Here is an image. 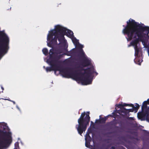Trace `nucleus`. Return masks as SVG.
Listing matches in <instances>:
<instances>
[{
  "label": "nucleus",
  "instance_id": "obj_1",
  "mask_svg": "<svg viewBox=\"0 0 149 149\" xmlns=\"http://www.w3.org/2000/svg\"><path fill=\"white\" fill-rule=\"evenodd\" d=\"M126 26L123 25L124 28L122 31V33L124 35H126L127 41H130L132 39L134 33L137 30L140 31L142 34L145 31H147L146 35L148 36L149 34V26H146L143 24L141 25L139 23L134 20L130 18L127 22Z\"/></svg>",
  "mask_w": 149,
  "mask_h": 149
},
{
  "label": "nucleus",
  "instance_id": "obj_2",
  "mask_svg": "<svg viewBox=\"0 0 149 149\" xmlns=\"http://www.w3.org/2000/svg\"><path fill=\"white\" fill-rule=\"evenodd\" d=\"M66 30V28L59 25L55 26V29L51 30L48 34L47 40L50 41L54 46L57 44V39L59 42L58 45L62 43L64 41Z\"/></svg>",
  "mask_w": 149,
  "mask_h": 149
},
{
  "label": "nucleus",
  "instance_id": "obj_3",
  "mask_svg": "<svg viewBox=\"0 0 149 149\" xmlns=\"http://www.w3.org/2000/svg\"><path fill=\"white\" fill-rule=\"evenodd\" d=\"M90 112L88 111L86 114L85 112L82 113L79 118L78 120V125L76 126L78 133L82 136L84 132L86 130L87 126L89 125L90 121Z\"/></svg>",
  "mask_w": 149,
  "mask_h": 149
},
{
  "label": "nucleus",
  "instance_id": "obj_4",
  "mask_svg": "<svg viewBox=\"0 0 149 149\" xmlns=\"http://www.w3.org/2000/svg\"><path fill=\"white\" fill-rule=\"evenodd\" d=\"M59 71L61 73L63 77L65 78H72L77 82H80L81 83L82 80L81 74H84L81 71L78 72L77 71H75L73 72H70L71 68H66L62 69L59 65Z\"/></svg>",
  "mask_w": 149,
  "mask_h": 149
},
{
  "label": "nucleus",
  "instance_id": "obj_5",
  "mask_svg": "<svg viewBox=\"0 0 149 149\" xmlns=\"http://www.w3.org/2000/svg\"><path fill=\"white\" fill-rule=\"evenodd\" d=\"M81 71H84V72H82L84 73V74H81L82 79L81 84L84 85H87L91 84L92 79L91 78L92 74L95 73L96 75L98 74V73L95 71V69L93 66L90 68H88L86 69L82 68Z\"/></svg>",
  "mask_w": 149,
  "mask_h": 149
},
{
  "label": "nucleus",
  "instance_id": "obj_6",
  "mask_svg": "<svg viewBox=\"0 0 149 149\" xmlns=\"http://www.w3.org/2000/svg\"><path fill=\"white\" fill-rule=\"evenodd\" d=\"M12 142V134L10 132L0 130V146L4 147Z\"/></svg>",
  "mask_w": 149,
  "mask_h": 149
},
{
  "label": "nucleus",
  "instance_id": "obj_7",
  "mask_svg": "<svg viewBox=\"0 0 149 149\" xmlns=\"http://www.w3.org/2000/svg\"><path fill=\"white\" fill-rule=\"evenodd\" d=\"M1 36L2 39L0 40V57L7 52L9 42V38L5 33L1 34Z\"/></svg>",
  "mask_w": 149,
  "mask_h": 149
},
{
  "label": "nucleus",
  "instance_id": "obj_8",
  "mask_svg": "<svg viewBox=\"0 0 149 149\" xmlns=\"http://www.w3.org/2000/svg\"><path fill=\"white\" fill-rule=\"evenodd\" d=\"M57 60H48L47 62L51 65V67L45 68L44 66L43 68L46 70L47 72L54 71V73L56 74V71L59 70V65L58 64V63H60L57 62Z\"/></svg>",
  "mask_w": 149,
  "mask_h": 149
},
{
  "label": "nucleus",
  "instance_id": "obj_9",
  "mask_svg": "<svg viewBox=\"0 0 149 149\" xmlns=\"http://www.w3.org/2000/svg\"><path fill=\"white\" fill-rule=\"evenodd\" d=\"M135 34L133 36V38L135 39L132 41L131 43L132 45L134 47L137 46V44L139 41H141L143 39V36L140 31L137 30L135 32Z\"/></svg>",
  "mask_w": 149,
  "mask_h": 149
},
{
  "label": "nucleus",
  "instance_id": "obj_10",
  "mask_svg": "<svg viewBox=\"0 0 149 149\" xmlns=\"http://www.w3.org/2000/svg\"><path fill=\"white\" fill-rule=\"evenodd\" d=\"M56 54V53L54 52V50L53 49H51L49 50V57L48 60H57V62L60 63L59 60L63 57V54L58 55Z\"/></svg>",
  "mask_w": 149,
  "mask_h": 149
},
{
  "label": "nucleus",
  "instance_id": "obj_11",
  "mask_svg": "<svg viewBox=\"0 0 149 149\" xmlns=\"http://www.w3.org/2000/svg\"><path fill=\"white\" fill-rule=\"evenodd\" d=\"M120 109L116 111V113H119L123 118H125L128 120L132 118L129 117L130 115L128 114L127 109L125 107L120 108Z\"/></svg>",
  "mask_w": 149,
  "mask_h": 149
},
{
  "label": "nucleus",
  "instance_id": "obj_12",
  "mask_svg": "<svg viewBox=\"0 0 149 149\" xmlns=\"http://www.w3.org/2000/svg\"><path fill=\"white\" fill-rule=\"evenodd\" d=\"M83 61L82 62L81 65L84 67L88 66L91 65V61L86 57H84L83 59Z\"/></svg>",
  "mask_w": 149,
  "mask_h": 149
},
{
  "label": "nucleus",
  "instance_id": "obj_13",
  "mask_svg": "<svg viewBox=\"0 0 149 149\" xmlns=\"http://www.w3.org/2000/svg\"><path fill=\"white\" fill-rule=\"evenodd\" d=\"M118 124L117 120L116 119H113L109 122L107 123V124L110 126H113L114 127V128L115 129H118L119 127L116 126V125Z\"/></svg>",
  "mask_w": 149,
  "mask_h": 149
},
{
  "label": "nucleus",
  "instance_id": "obj_14",
  "mask_svg": "<svg viewBox=\"0 0 149 149\" xmlns=\"http://www.w3.org/2000/svg\"><path fill=\"white\" fill-rule=\"evenodd\" d=\"M108 116H105L104 118H101L100 116V119L96 120V122H98L99 123H104L107 119L108 118Z\"/></svg>",
  "mask_w": 149,
  "mask_h": 149
},
{
  "label": "nucleus",
  "instance_id": "obj_15",
  "mask_svg": "<svg viewBox=\"0 0 149 149\" xmlns=\"http://www.w3.org/2000/svg\"><path fill=\"white\" fill-rule=\"evenodd\" d=\"M67 30V29H66V31ZM65 35H66L68 37L70 38L73 37L74 36L73 32L69 30H67V32H66V31Z\"/></svg>",
  "mask_w": 149,
  "mask_h": 149
},
{
  "label": "nucleus",
  "instance_id": "obj_16",
  "mask_svg": "<svg viewBox=\"0 0 149 149\" xmlns=\"http://www.w3.org/2000/svg\"><path fill=\"white\" fill-rule=\"evenodd\" d=\"M147 104H149V98L148 99L147 101H144L143 104L141 107L142 110L143 111V109L147 108Z\"/></svg>",
  "mask_w": 149,
  "mask_h": 149
},
{
  "label": "nucleus",
  "instance_id": "obj_17",
  "mask_svg": "<svg viewBox=\"0 0 149 149\" xmlns=\"http://www.w3.org/2000/svg\"><path fill=\"white\" fill-rule=\"evenodd\" d=\"M74 45L77 46L78 44H79V42L78 40L74 36L71 38Z\"/></svg>",
  "mask_w": 149,
  "mask_h": 149
},
{
  "label": "nucleus",
  "instance_id": "obj_18",
  "mask_svg": "<svg viewBox=\"0 0 149 149\" xmlns=\"http://www.w3.org/2000/svg\"><path fill=\"white\" fill-rule=\"evenodd\" d=\"M78 55L79 56L83 58L85 57V53L83 49L79 51Z\"/></svg>",
  "mask_w": 149,
  "mask_h": 149
},
{
  "label": "nucleus",
  "instance_id": "obj_19",
  "mask_svg": "<svg viewBox=\"0 0 149 149\" xmlns=\"http://www.w3.org/2000/svg\"><path fill=\"white\" fill-rule=\"evenodd\" d=\"M85 141H91V138L89 135V134L87 133L85 136Z\"/></svg>",
  "mask_w": 149,
  "mask_h": 149
},
{
  "label": "nucleus",
  "instance_id": "obj_20",
  "mask_svg": "<svg viewBox=\"0 0 149 149\" xmlns=\"http://www.w3.org/2000/svg\"><path fill=\"white\" fill-rule=\"evenodd\" d=\"M135 105L136 107H135L134 106V107H133L132 108L134 110V111H135V112L136 113L137 112L138 109L139 108V105L137 103H136Z\"/></svg>",
  "mask_w": 149,
  "mask_h": 149
},
{
  "label": "nucleus",
  "instance_id": "obj_21",
  "mask_svg": "<svg viewBox=\"0 0 149 149\" xmlns=\"http://www.w3.org/2000/svg\"><path fill=\"white\" fill-rule=\"evenodd\" d=\"M149 114V110L148 109H146L144 112H143L141 114V116H145L146 114L148 116Z\"/></svg>",
  "mask_w": 149,
  "mask_h": 149
},
{
  "label": "nucleus",
  "instance_id": "obj_22",
  "mask_svg": "<svg viewBox=\"0 0 149 149\" xmlns=\"http://www.w3.org/2000/svg\"><path fill=\"white\" fill-rule=\"evenodd\" d=\"M42 52L45 56H47L48 54V50L47 48H44L42 49Z\"/></svg>",
  "mask_w": 149,
  "mask_h": 149
},
{
  "label": "nucleus",
  "instance_id": "obj_23",
  "mask_svg": "<svg viewBox=\"0 0 149 149\" xmlns=\"http://www.w3.org/2000/svg\"><path fill=\"white\" fill-rule=\"evenodd\" d=\"M129 105L128 104L124 103L123 104H119L118 105V106L120 108L124 107L127 106Z\"/></svg>",
  "mask_w": 149,
  "mask_h": 149
},
{
  "label": "nucleus",
  "instance_id": "obj_24",
  "mask_svg": "<svg viewBox=\"0 0 149 149\" xmlns=\"http://www.w3.org/2000/svg\"><path fill=\"white\" fill-rule=\"evenodd\" d=\"M112 114L113 115H108V116H110L111 117H113L115 118L117 116H118V115L117 114H116V113L114 112H113Z\"/></svg>",
  "mask_w": 149,
  "mask_h": 149
},
{
  "label": "nucleus",
  "instance_id": "obj_25",
  "mask_svg": "<svg viewBox=\"0 0 149 149\" xmlns=\"http://www.w3.org/2000/svg\"><path fill=\"white\" fill-rule=\"evenodd\" d=\"M76 47H77V48L79 49V50L83 49L82 48L83 47V45L79 44V43L77 45Z\"/></svg>",
  "mask_w": 149,
  "mask_h": 149
},
{
  "label": "nucleus",
  "instance_id": "obj_26",
  "mask_svg": "<svg viewBox=\"0 0 149 149\" xmlns=\"http://www.w3.org/2000/svg\"><path fill=\"white\" fill-rule=\"evenodd\" d=\"M91 141H85V146L87 148H90Z\"/></svg>",
  "mask_w": 149,
  "mask_h": 149
},
{
  "label": "nucleus",
  "instance_id": "obj_27",
  "mask_svg": "<svg viewBox=\"0 0 149 149\" xmlns=\"http://www.w3.org/2000/svg\"><path fill=\"white\" fill-rule=\"evenodd\" d=\"M49 41V42L47 43L48 46L50 47L53 48L54 46L52 45V42L50 41Z\"/></svg>",
  "mask_w": 149,
  "mask_h": 149
},
{
  "label": "nucleus",
  "instance_id": "obj_28",
  "mask_svg": "<svg viewBox=\"0 0 149 149\" xmlns=\"http://www.w3.org/2000/svg\"><path fill=\"white\" fill-rule=\"evenodd\" d=\"M127 137L128 138L131 139H135L133 136L131 135L128 134L127 135Z\"/></svg>",
  "mask_w": 149,
  "mask_h": 149
},
{
  "label": "nucleus",
  "instance_id": "obj_29",
  "mask_svg": "<svg viewBox=\"0 0 149 149\" xmlns=\"http://www.w3.org/2000/svg\"><path fill=\"white\" fill-rule=\"evenodd\" d=\"M127 111L128 113V114H129V113L130 112H133L134 111V110L132 108L130 109H127Z\"/></svg>",
  "mask_w": 149,
  "mask_h": 149
},
{
  "label": "nucleus",
  "instance_id": "obj_30",
  "mask_svg": "<svg viewBox=\"0 0 149 149\" xmlns=\"http://www.w3.org/2000/svg\"><path fill=\"white\" fill-rule=\"evenodd\" d=\"M15 148H19V143L17 142L15 144Z\"/></svg>",
  "mask_w": 149,
  "mask_h": 149
},
{
  "label": "nucleus",
  "instance_id": "obj_31",
  "mask_svg": "<svg viewBox=\"0 0 149 149\" xmlns=\"http://www.w3.org/2000/svg\"><path fill=\"white\" fill-rule=\"evenodd\" d=\"M135 52H139V50L137 46L134 47Z\"/></svg>",
  "mask_w": 149,
  "mask_h": 149
},
{
  "label": "nucleus",
  "instance_id": "obj_32",
  "mask_svg": "<svg viewBox=\"0 0 149 149\" xmlns=\"http://www.w3.org/2000/svg\"><path fill=\"white\" fill-rule=\"evenodd\" d=\"M3 100H9L10 101L12 102L14 104H15V102L14 101L11 100H8V99H3Z\"/></svg>",
  "mask_w": 149,
  "mask_h": 149
},
{
  "label": "nucleus",
  "instance_id": "obj_33",
  "mask_svg": "<svg viewBox=\"0 0 149 149\" xmlns=\"http://www.w3.org/2000/svg\"><path fill=\"white\" fill-rule=\"evenodd\" d=\"M3 129L4 130L5 129H6V128L7 127L6 125V124H5V125H3Z\"/></svg>",
  "mask_w": 149,
  "mask_h": 149
},
{
  "label": "nucleus",
  "instance_id": "obj_34",
  "mask_svg": "<svg viewBox=\"0 0 149 149\" xmlns=\"http://www.w3.org/2000/svg\"><path fill=\"white\" fill-rule=\"evenodd\" d=\"M139 52H135V56H138L139 54Z\"/></svg>",
  "mask_w": 149,
  "mask_h": 149
},
{
  "label": "nucleus",
  "instance_id": "obj_35",
  "mask_svg": "<svg viewBox=\"0 0 149 149\" xmlns=\"http://www.w3.org/2000/svg\"><path fill=\"white\" fill-rule=\"evenodd\" d=\"M129 105L128 106L132 107H134V105L132 104H129Z\"/></svg>",
  "mask_w": 149,
  "mask_h": 149
},
{
  "label": "nucleus",
  "instance_id": "obj_36",
  "mask_svg": "<svg viewBox=\"0 0 149 149\" xmlns=\"http://www.w3.org/2000/svg\"><path fill=\"white\" fill-rule=\"evenodd\" d=\"M110 149H115V147L114 146H112Z\"/></svg>",
  "mask_w": 149,
  "mask_h": 149
},
{
  "label": "nucleus",
  "instance_id": "obj_37",
  "mask_svg": "<svg viewBox=\"0 0 149 149\" xmlns=\"http://www.w3.org/2000/svg\"><path fill=\"white\" fill-rule=\"evenodd\" d=\"M1 88L3 91L4 89L3 88L2 86H1Z\"/></svg>",
  "mask_w": 149,
  "mask_h": 149
},
{
  "label": "nucleus",
  "instance_id": "obj_38",
  "mask_svg": "<svg viewBox=\"0 0 149 149\" xmlns=\"http://www.w3.org/2000/svg\"><path fill=\"white\" fill-rule=\"evenodd\" d=\"M91 124H93V125H94V123L93 122L91 121Z\"/></svg>",
  "mask_w": 149,
  "mask_h": 149
},
{
  "label": "nucleus",
  "instance_id": "obj_39",
  "mask_svg": "<svg viewBox=\"0 0 149 149\" xmlns=\"http://www.w3.org/2000/svg\"><path fill=\"white\" fill-rule=\"evenodd\" d=\"M61 53V52H60V51H58V54H60Z\"/></svg>",
  "mask_w": 149,
  "mask_h": 149
},
{
  "label": "nucleus",
  "instance_id": "obj_40",
  "mask_svg": "<svg viewBox=\"0 0 149 149\" xmlns=\"http://www.w3.org/2000/svg\"><path fill=\"white\" fill-rule=\"evenodd\" d=\"M144 131H145L146 132H147V131H146V130H144Z\"/></svg>",
  "mask_w": 149,
  "mask_h": 149
},
{
  "label": "nucleus",
  "instance_id": "obj_41",
  "mask_svg": "<svg viewBox=\"0 0 149 149\" xmlns=\"http://www.w3.org/2000/svg\"><path fill=\"white\" fill-rule=\"evenodd\" d=\"M148 134H149V133H148Z\"/></svg>",
  "mask_w": 149,
  "mask_h": 149
}]
</instances>
